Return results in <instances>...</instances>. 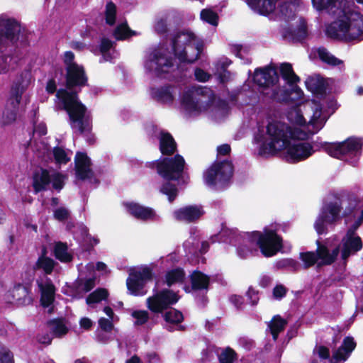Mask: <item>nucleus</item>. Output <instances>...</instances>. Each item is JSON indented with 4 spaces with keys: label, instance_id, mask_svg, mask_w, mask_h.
Returning a JSON list of instances; mask_svg holds the SVG:
<instances>
[{
    "label": "nucleus",
    "instance_id": "obj_1",
    "mask_svg": "<svg viewBox=\"0 0 363 363\" xmlns=\"http://www.w3.org/2000/svg\"><path fill=\"white\" fill-rule=\"evenodd\" d=\"M302 95L303 93L299 96L294 94V101H285L296 104L286 115L294 127L281 121L272 120L265 128H259L255 140L259 145V155H266L281 150L290 137L307 140L323 127L328 118V113L323 111L322 105L315 100L300 102Z\"/></svg>",
    "mask_w": 363,
    "mask_h": 363
},
{
    "label": "nucleus",
    "instance_id": "obj_2",
    "mask_svg": "<svg viewBox=\"0 0 363 363\" xmlns=\"http://www.w3.org/2000/svg\"><path fill=\"white\" fill-rule=\"evenodd\" d=\"M74 55L71 51L64 54L67 69V89H60L56 93L55 107L67 111L69 124L74 133L84 134L91 129V120L86 106L79 100L77 93L70 90L74 86L85 84L86 77L82 67L74 62Z\"/></svg>",
    "mask_w": 363,
    "mask_h": 363
},
{
    "label": "nucleus",
    "instance_id": "obj_3",
    "mask_svg": "<svg viewBox=\"0 0 363 363\" xmlns=\"http://www.w3.org/2000/svg\"><path fill=\"white\" fill-rule=\"evenodd\" d=\"M313 7L337 18L326 27V34L345 41L363 40V16L358 11H345L340 0H311Z\"/></svg>",
    "mask_w": 363,
    "mask_h": 363
},
{
    "label": "nucleus",
    "instance_id": "obj_4",
    "mask_svg": "<svg viewBox=\"0 0 363 363\" xmlns=\"http://www.w3.org/2000/svg\"><path fill=\"white\" fill-rule=\"evenodd\" d=\"M219 236L223 242H229L237 247L238 255L246 258L252 253V250L259 246L265 257L274 256L282 247V239L274 230L265 228L263 233H238L233 229H223Z\"/></svg>",
    "mask_w": 363,
    "mask_h": 363
},
{
    "label": "nucleus",
    "instance_id": "obj_5",
    "mask_svg": "<svg viewBox=\"0 0 363 363\" xmlns=\"http://www.w3.org/2000/svg\"><path fill=\"white\" fill-rule=\"evenodd\" d=\"M253 80L259 86V91L265 96L278 101H294V94L301 95L302 91L294 87L289 93L283 90L279 85V76L277 69L272 67L257 69L255 71Z\"/></svg>",
    "mask_w": 363,
    "mask_h": 363
},
{
    "label": "nucleus",
    "instance_id": "obj_6",
    "mask_svg": "<svg viewBox=\"0 0 363 363\" xmlns=\"http://www.w3.org/2000/svg\"><path fill=\"white\" fill-rule=\"evenodd\" d=\"M214 101L213 91L207 87H186L180 96L182 109L189 116H196L207 111Z\"/></svg>",
    "mask_w": 363,
    "mask_h": 363
},
{
    "label": "nucleus",
    "instance_id": "obj_7",
    "mask_svg": "<svg viewBox=\"0 0 363 363\" xmlns=\"http://www.w3.org/2000/svg\"><path fill=\"white\" fill-rule=\"evenodd\" d=\"M143 65L147 73L159 77H167L177 67L172 51L164 45L147 50Z\"/></svg>",
    "mask_w": 363,
    "mask_h": 363
},
{
    "label": "nucleus",
    "instance_id": "obj_8",
    "mask_svg": "<svg viewBox=\"0 0 363 363\" xmlns=\"http://www.w3.org/2000/svg\"><path fill=\"white\" fill-rule=\"evenodd\" d=\"M202 47V41L192 32L186 30L174 38L172 50L181 62L192 63L199 58Z\"/></svg>",
    "mask_w": 363,
    "mask_h": 363
},
{
    "label": "nucleus",
    "instance_id": "obj_9",
    "mask_svg": "<svg viewBox=\"0 0 363 363\" xmlns=\"http://www.w3.org/2000/svg\"><path fill=\"white\" fill-rule=\"evenodd\" d=\"M362 145V139L351 138L342 143H327L324 149L330 156L355 166L358 162Z\"/></svg>",
    "mask_w": 363,
    "mask_h": 363
},
{
    "label": "nucleus",
    "instance_id": "obj_10",
    "mask_svg": "<svg viewBox=\"0 0 363 363\" xmlns=\"http://www.w3.org/2000/svg\"><path fill=\"white\" fill-rule=\"evenodd\" d=\"M233 175V165L230 162H216L203 173L206 185L214 189H221L227 186Z\"/></svg>",
    "mask_w": 363,
    "mask_h": 363
},
{
    "label": "nucleus",
    "instance_id": "obj_11",
    "mask_svg": "<svg viewBox=\"0 0 363 363\" xmlns=\"http://www.w3.org/2000/svg\"><path fill=\"white\" fill-rule=\"evenodd\" d=\"M301 139L289 138L286 145L284 158L289 163L294 164L303 161L314 153L313 145L308 142H300Z\"/></svg>",
    "mask_w": 363,
    "mask_h": 363
},
{
    "label": "nucleus",
    "instance_id": "obj_12",
    "mask_svg": "<svg viewBox=\"0 0 363 363\" xmlns=\"http://www.w3.org/2000/svg\"><path fill=\"white\" fill-rule=\"evenodd\" d=\"M341 209L338 201L330 202L323 206L314 223V228L318 235L326 233L328 227L340 218Z\"/></svg>",
    "mask_w": 363,
    "mask_h": 363
},
{
    "label": "nucleus",
    "instance_id": "obj_13",
    "mask_svg": "<svg viewBox=\"0 0 363 363\" xmlns=\"http://www.w3.org/2000/svg\"><path fill=\"white\" fill-rule=\"evenodd\" d=\"M157 173L164 179L178 180L182 176L185 161L179 155L162 158L155 163Z\"/></svg>",
    "mask_w": 363,
    "mask_h": 363
},
{
    "label": "nucleus",
    "instance_id": "obj_14",
    "mask_svg": "<svg viewBox=\"0 0 363 363\" xmlns=\"http://www.w3.org/2000/svg\"><path fill=\"white\" fill-rule=\"evenodd\" d=\"M152 277V269L149 267L131 269L129 277L126 280L130 294L134 296L145 295L147 293L145 285L147 281L151 280Z\"/></svg>",
    "mask_w": 363,
    "mask_h": 363
},
{
    "label": "nucleus",
    "instance_id": "obj_15",
    "mask_svg": "<svg viewBox=\"0 0 363 363\" xmlns=\"http://www.w3.org/2000/svg\"><path fill=\"white\" fill-rule=\"evenodd\" d=\"M66 177L58 172H50L45 169H40L33 175V186L35 193L47 189L50 183L52 184L54 189L61 190L65 184Z\"/></svg>",
    "mask_w": 363,
    "mask_h": 363
},
{
    "label": "nucleus",
    "instance_id": "obj_16",
    "mask_svg": "<svg viewBox=\"0 0 363 363\" xmlns=\"http://www.w3.org/2000/svg\"><path fill=\"white\" fill-rule=\"evenodd\" d=\"M179 299L177 293L169 289L154 290V294L146 300L147 308L153 313H162L169 306L176 303Z\"/></svg>",
    "mask_w": 363,
    "mask_h": 363
},
{
    "label": "nucleus",
    "instance_id": "obj_17",
    "mask_svg": "<svg viewBox=\"0 0 363 363\" xmlns=\"http://www.w3.org/2000/svg\"><path fill=\"white\" fill-rule=\"evenodd\" d=\"M21 32V25L14 18L6 14L0 15V46L13 44Z\"/></svg>",
    "mask_w": 363,
    "mask_h": 363
},
{
    "label": "nucleus",
    "instance_id": "obj_18",
    "mask_svg": "<svg viewBox=\"0 0 363 363\" xmlns=\"http://www.w3.org/2000/svg\"><path fill=\"white\" fill-rule=\"evenodd\" d=\"M316 252L318 255L319 264L330 265L333 264L340 255V246L335 244L330 238L324 243L317 240Z\"/></svg>",
    "mask_w": 363,
    "mask_h": 363
},
{
    "label": "nucleus",
    "instance_id": "obj_19",
    "mask_svg": "<svg viewBox=\"0 0 363 363\" xmlns=\"http://www.w3.org/2000/svg\"><path fill=\"white\" fill-rule=\"evenodd\" d=\"M204 213L202 206L190 205L180 208L173 212L174 218L182 222L191 223L199 220Z\"/></svg>",
    "mask_w": 363,
    "mask_h": 363
},
{
    "label": "nucleus",
    "instance_id": "obj_20",
    "mask_svg": "<svg viewBox=\"0 0 363 363\" xmlns=\"http://www.w3.org/2000/svg\"><path fill=\"white\" fill-rule=\"evenodd\" d=\"M5 298L7 302L18 306L29 305L33 301L28 289L22 285H18L8 291Z\"/></svg>",
    "mask_w": 363,
    "mask_h": 363
},
{
    "label": "nucleus",
    "instance_id": "obj_21",
    "mask_svg": "<svg viewBox=\"0 0 363 363\" xmlns=\"http://www.w3.org/2000/svg\"><path fill=\"white\" fill-rule=\"evenodd\" d=\"M76 177L78 179H89L93 176L89 157L83 152H77L74 159Z\"/></svg>",
    "mask_w": 363,
    "mask_h": 363
},
{
    "label": "nucleus",
    "instance_id": "obj_22",
    "mask_svg": "<svg viewBox=\"0 0 363 363\" xmlns=\"http://www.w3.org/2000/svg\"><path fill=\"white\" fill-rule=\"evenodd\" d=\"M125 206L128 212L138 219L143 220L158 219L155 212L150 208L144 207L135 203H126Z\"/></svg>",
    "mask_w": 363,
    "mask_h": 363
},
{
    "label": "nucleus",
    "instance_id": "obj_23",
    "mask_svg": "<svg viewBox=\"0 0 363 363\" xmlns=\"http://www.w3.org/2000/svg\"><path fill=\"white\" fill-rule=\"evenodd\" d=\"M356 344L354 339L351 337H347L344 339L342 345L333 352L331 362H345L350 355L351 352L355 348Z\"/></svg>",
    "mask_w": 363,
    "mask_h": 363
},
{
    "label": "nucleus",
    "instance_id": "obj_24",
    "mask_svg": "<svg viewBox=\"0 0 363 363\" xmlns=\"http://www.w3.org/2000/svg\"><path fill=\"white\" fill-rule=\"evenodd\" d=\"M41 292L40 301L44 307L50 306L55 298V288L49 279L37 281Z\"/></svg>",
    "mask_w": 363,
    "mask_h": 363
},
{
    "label": "nucleus",
    "instance_id": "obj_25",
    "mask_svg": "<svg viewBox=\"0 0 363 363\" xmlns=\"http://www.w3.org/2000/svg\"><path fill=\"white\" fill-rule=\"evenodd\" d=\"M278 0H246L247 5L255 12L268 15L276 8Z\"/></svg>",
    "mask_w": 363,
    "mask_h": 363
},
{
    "label": "nucleus",
    "instance_id": "obj_26",
    "mask_svg": "<svg viewBox=\"0 0 363 363\" xmlns=\"http://www.w3.org/2000/svg\"><path fill=\"white\" fill-rule=\"evenodd\" d=\"M176 89L172 86H164L161 88H153L151 90L152 96L157 101L170 104L173 101Z\"/></svg>",
    "mask_w": 363,
    "mask_h": 363
},
{
    "label": "nucleus",
    "instance_id": "obj_27",
    "mask_svg": "<svg viewBox=\"0 0 363 363\" xmlns=\"http://www.w3.org/2000/svg\"><path fill=\"white\" fill-rule=\"evenodd\" d=\"M159 140L160 150L163 155H172L175 152L176 143L169 133L160 131Z\"/></svg>",
    "mask_w": 363,
    "mask_h": 363
},
{
    "label": "nucleus",
    "instance_id": "obj_28",
    "mask_svg": "<svg viewBox=\"0 0 363 363\" xmlns=\"http://www.w3.org/2000/svg\"><path fill=\"white\" fill-rule=\"evenodd\" d=\"M317 55L323 62L330 66H338L340 69L344 67L342 60L337 58L324 48H319L317 50Z\"/></svg>",
    "mask_w": 363,
    "mask_h": 363
},
{
    "label": "nucleus",
    "instance_id": "obj_29",
    "mask_svg": "<svg viewBox=\"0 0 363 363\" xmlns=\"http://www.w3.org/2000/svg\"><path fill=\"white\" fill-rule=\"evenodd\" d=\"M184 279L185 273L181 268L169 270L165 274V283L168 286L182 284Z\"/></svg>",
    "mask_w": 363,
    "mask_h": 363
},
{
    "label": "nucleus",
    "instance_id": "obj_30",
    "mask_svg": "<svg viewBox=\"0 0 363 363\" xmlns=\"http://www.w3.org/2000/svg\"><path fill=\"white\" fill-rule=\"evenodd\" d=\"M209 277L203 273L195 271L191 275V281L194 289H207L209 284Z\"/></svg>",
    "mask_w": 363,
    "mask_h": 363
},
{
    "label": "nucleus",
    "instance_id": "obj_31",
    "mask_svg": "<svg viewBox=\"0 0 363 363\" xmlns=\"http://www.w3.org/2000/svg\"><path fill=\"white\" fill-rule=\"evenodd\" d=\"M306 88L312 93H320L325 89L323 79L319 75L309 76L305 82Z\"/></svg>",
    "mask_w": 363,
    "mask_h": 363
},
{
    "label": "nucleus",
    "instance_id": "obj_32",
    "mask_svg": "<svg viewBox=\"0 0 363 363\" xmlns=\"http://www.w3.org/2000/svg\"><path fill=\"white\" fill-rule=\"evenodd\" d=\"M163 318L167 323L165 328L169 331L173 330L172 325H177L180 323L184 319V316L182 312L176 309H171L170 311L166 312L163 315Z\"/></svg>",
    "mask_w": 363,
    "mask_h": 363
},
{
    "label": "nucleus",
    "instance_id": "obj_33",
    "mask_svg": "<svg viewBox=\"0 0 363 363\" xmlns=\"http://www.w3.org/2000/svg\"><path fill=\"white\" fill-rule=\"evenodd\" d=\"M286 323V320L279 315H275L268 323V328L274 340L277 339L279 333L284 330Z\"/></svg>",
    "mask_w": 363,
    "mask_h": 363
},
{
    "label": "nucleus",
    "instance_id": "obj_34",
    "mask_svg": "<svg viewBox=\"0 0 363 363\" xmlns=\"http://www.w3.org/2000/svg\"><path fill=\"white\" fill-rule=\"evenodd\" d=\"M279 71L282 78L289 84H293L299 80L298 77L294 73L292 65L290 63H282L279 66Z\"/></svg>",
    "mask_w": 363,
    "mask_h": 363
},
{
    "label": "nucleus",
    "instance_id": "obj_35",
    "mask_svg": "<svg viewBox=\"0 0 363 363\" xmlns=\"http://www.w3.org/2000/svg\"><path fill=\"white\" fill-rule=\"evenodd\" d=\"M230 63L231 61L230 60L223 57L216 64V73L218 75L220 82L223 83L228 81L230 77V73L226 69Z\"/></svg>",
    "mask_w": 363,
    "mask_h": 363
},
{
    "label": "nucleus",
    "instance_id": "obj_36",
    "mask_svg": "<svg viewBox=\"0 0 363 363\" xmlns=\"http://www.w3.org/2000/svg\"><path fill=\"white\" fill-rule=\"evenodd\" d=\"M72 155V151L62 147H56L53 149V156L55 162L58 164H67L70 160Z\"/></svg>",
    "mask_w": 363,
    "mask_h": 363
},
{
    "label": "nucleus",
    "instance_id": "obj_37",
    "mask_svg": "<svg viewBox=\"0 0 363 363\" xmlns=\"http://www.w3.org/2000/svg\"><path fill=\"white\" fill-rule=\"evenodd\" d=\"M55 255L57 259L63 262H68L72 259V254L68 252L67 245L60 242L55 245Z\"/></svg>",
    "mask_w": 363,
    "mask_h": 363
},
{
    "label": "nucleus",
    "instance_id": "obj_38",
    "mask_svg": "<svg viewBox=\"0 0 363 363\" xmlns=\"http://www.w3.org/2000/svg\"><path fill=\"white\" fill-rule=\"evenodd\" d=\"M113 46V43L107 39L103 38L100 45V51L102 55V60H100V62L102 61H111L112 59L116 57V53L113 52V55L110 53V50Z\"/></svg>",
    "mask_w": 363,
    "mask_h": 363
},
{
    "label": "nucleus",
    "instance_id": "obj_39",
    "mask_svg": "<svg viewBox=\"0 0 363 363\" xmlns=\"http://www.w3.org/2000/svg\"><path fill=\"white\" fill-rule=\"evenodd\" d=\"M108 296V291L104 289H98L93 293L89 295L86 298V302L89 306H93L94 304L99 303L104 300Z\"/></svg>",
    "mask_w": 363,
    "mask_h": 363
},
{
    "label": "nucleus",
    "instance_id": "obj_40",
    "mask_svg": "<svg viewBox=\"0 0 363 363\" xmlns=\"http://www.w3.org/2000/svg\"><path fill=\"white\" fill-rule=\"evenodd\" d=\"M238 359V354L234 350L227 347L221 350L218 355L220 363H234Z\"/></svg>",
    "mask_w": 363,
    "mask_h": 363
},
{
    "label": "nucleus",
    "instance_id": "obj_41",
    "mask_svg": "<svg viewBox=\"0 0 363 363\" xmlns=\"http://www.w3.org/2000/svg\"><path fill=\"white\" fill-rule=\"evenodd\" d=\"M300 259L303 263V267L306 269L315 264L319 258L317 252H306L300 254Z\"/></svg>",
    "mask_w": 363,
    "mask_h": 363
},
{
    "label": "nucleus",
    "instance_id": "obj_42",
    "mask_svg": "<svg viewBox=\"0 0 363 363\" xmlns=\"http://www.w3.org/2000/svg\"><path fill=\"white\" fill-rule=\"evenodd\" d=\"M55 265L53 259L42 256L39 257L36 262V267L38 269H42L45 274H49L52 272Z\"/></svg>",
    "mask_w": 363,
    "mask_h": 363
},
{
    "label": "nucleus",
    "instance_id": "obj_43",
    "mask_svg": "<svg viewBox=\"0 0 363 363\" xmlns=\"http://www.w3.org/2000/svg\"><path fill=\"white\" fill-rule=\"evenodd\" d=\"M201 18L202 21L207 22L213 26H216L218 25V16L216 12L210 9H203L201 11Z\"/></svg>",
    "mask_w": 363,
    "mask_h": 363
},
{
    "label": "nucleus",
    "instance_id": "obj_44",
    "mask_svg": "<svg viewBox=\"0 0 363 363\" xmlns=\"http://www.w3.org/2000/svg\"><path fill=\"white\" fill-rule=\"evenodd\" d=\"M168 16L167 15L157 17L154 23V30L160 35L165 34L168 30Z\"/></svg>",
    "mask_w": 363,
    "mask_h": 363
},
{
    "label": "nucleus",
    "instance_id": "obj_45",
    "mask_svg": "<svg viewBox=\"0 0 363 363\" xmlns=\"http://www.w3.org/2000/svg\"><path fill=\"white\" fill-rule=\"evenodd\" d=\"M160 192L168 197V200L172 202L178 194L177 188L169 182H166L160 188Z\"/></svg>",
    "mask_w": 363,
    "mask_h": 363
},
{
    "label": "nucleus",
    "instance_id": "obj_46",
    "mask_svg": "<svg viewBox=\"0 0 363 363\" xmlns=\"http://www.w3.org/2000/svg\"><path fill=\"white\" fill-rule=\"evenodd\" d=\"M133 34H135V33L129 29L126 23L118 25L113 33L117 40H123Z\"/></svg>",
    "mask_w": 363,
    "mask_h": 363
},
{
    "label": "nucleus",
    "instance_id": "obj_47",
    "mask_svg": "<svg viewBox=\"0 0 363 363\" xmlns=\"http://www.w3.org/2000/svg\"><path fill=\"white\" fill-rule=\"evenodd\" d=\"M50 325V330L56 337H62L65 335L68 331L67 328L62 321L54 320L51 322Z\"/></svg>",
    "mask_w": 363,
    "mask_h": 363
},
{
    "label": "nucleus",
    "instance_id": "obj_48",
    "mask_svg": "<svg viewBox=\"0 0 363 363\" xmlns=\"http://www.w3.org/2000/svg\"><path fill=\"white\" fill-rule=\"evenodd\" d=\"M277 267L279 269H289L293 271H298L300 269L298 262L293 259H284L277 262Z\"/></svg>",
    "mask_w": 363,
    "mask_h": 363
},
{
    "label": "nucleus",
    "instance_id": "obj_49",
    "mask_svg": "<svg viewBox=\"0 0 363 363\" xmlns=\"http://www.w3.org/2000/svg\"><path fill=\"white\" fill-rule=\"evenodd\" d=\"M116 7L112 2L106 4V21L108 25H113L116 20Z\"/></svg>",
    "mask_w": 363,
    "mask_h": 363
},
{
    "label": "nucleus",
    "instance_id": "obj_50",
    "mask_svg": "<svg viewBox=\"0 0 363 363\" xmlns=\"http://www.w3.org/2000/svg\"><path fill=\"white\" fill-rule=\"evenodd\" d=\"M131 315L135 319V325H138L145 323L149 318V314L146 311H134Z\"/></svg>",
    "mask_w": 363,
    "mask_h": 363
},
{
    "label": "nucleus",
    "instance_id": "obj_51",
    "mask_svg": "<svg viewBox=\"0 0 363 363\" xmlns=\"http://www.w3.org/2000/svg\"><path fill=\"white\" fill-rule=\"evenodd\" d=\"M16 111L11 110V108L6 107L3 112L1 123L3 125L11 124L16 120Z\"/></svg>",
    "mask_w": 363,
    "mask_h": 363
},
{
    "label": "nucleus",
    "instance_id": "obj_52",
    "mask_svg": "<svg viewBox=\"0 0 363 363\" xmlns=\"http://www.w3.org/2000/svg\"><path fill=\"white\" fill-rule=\"evenodd\" d=\"M117 321L118 320H112L106 318H99L98 323L101 330L104 332H111L113 329V323Z\"/></svg>",
    "mask_w": 363,
    "mask_h": 363
},
{
    "label": "nucleus",
    "instance_id": "obj_53",
    "mask_svg": "<svg viewBox=\"0 0 363 363\" xmlns=\"http://www.w3.org/2000/svg\"><path fill=\"white\" fill-rule=\"evenodd\" d=\"M12 57L8 55H0V74L6 72L11 67Z\"/></svg>",
    "mask_w": 363,
    "mask_h": 363
},
{
    "label": "nucleus",
    "instance_id": "obj_54",
    "mask_svg": "<svg viewBox=\"0 0 363 363\" xmlns=\"http://www.w3.org/2000/svg\"><path fill=\"white\" fill-rule=\"evenodd\" d=\"M230 51L241 59L244 58L245 55L248 52L246 47L237 44L230 45Z\"/></svg>",
    "mask_w": 363,
    "mask_h": 363
},
{
    "label": "nucleus",
    "instance_id": "obj_55",
    "mask_svg": "<svg viewBox=\"0 0 363 363\" xmlns=\"http://www.w3.org/2000/svg\"><path fill=\"white\" fill-rule=\"evenodd\" d=\"M53 215L56 220L63 221L68 218L69 212L66 208L60 207L55 210Z\"/></svg>",
    "mask_w": 363,
    "mask_h": 363
},
{
    "label": "nucleus",
    "instance_id": "obj_56",
    "mask_svg": "<svg viewBox=\"0 0 363 363\" xmlns=\"http://www.w3.org/2000/svg\"><path fill=\"white\" fill-rule=\"evenodd\" d=\"M313 355L318 356L322 359H326L330 357L329 350L324 346H315L313 350Z\"/></svg>",
    "mask_w": 363,
    "mask_h": 363
},
{
    "label": "nucleus",
    "instance_id": "obj_57",
    "mask_svg": "<svg viewBox=\"0 0 363 363\" xmlns=\"http://www.w3.org/2000/svg\"><path fill=\"white\" fill-rule=\"evenodd\" d=\"M295 33H292V38L294 40H301L306 36L307 30L306 26L304 21H301L300 27L296 31H294Z\"/></svg>",
    "mask_w": 363,
    "mask_h": 363
},
{
    "label": "nucleus",
    "instance_id": "obj_58",
    "mask_svg": "<svg viewBox=\"0 0 363 363\" xmlns=\"http://www.w3.org/2000/svg\"><path fill=\"white\" fill-rule=\"evenodd\" d=\"M0 363H13V355L6 347L0 353Z\"/></svg>",
    "mask_w": 363,
    "mask_h": 363
},
{
    "label": "nucleus",
    "instance_id": "obj_59",
    "mask_svg": "<svg viewBox=\"0 0 363 363\" xmlns=\"http://www.w3.org/2000/svg\"><path fill=\"white\" fill-rule=\"evenodd\" d=\"M110 333L111 332H104L103 330L98 331L96 336V341L102 344L108 343L112 340Z\"/></svg>",
    "mask_w": 363,
    "mask_h": 363
},
{
    "label": "nucleus",
    "instance_id": "obj_60",
    "mask_svg": "<svg viewBox=\"0 0 363 363\" xmlns=\"http://www.w3.org/2000/svg\"><path fill=\"white\" fill-rule=\"evenodd\" d=\"M21 95L18 91L13 94L9 100V104L11 105V110L16 111L18 106L20 104Z\"/></svg>",
    "mask_w": 363,
    "mask_h": 363
},
{
    "label": "nucleus",
    "instance_id": "obj_61",
    "mask_svg": "<svg viewBox=\"0 0 363 363\" xmlns=\"http://www.w3.org/2000/svg\"><path fill=\"white\" fill-rule=\"evenodd\" d=\"M196 79L199 82H206L210 78V74L201 69L197 68L194 72Z\"/></svg>",
    "mask_w": 363,
    "mask_h": 363
},
{
    "label": "nucleus",
    "instance_id": "obj_62",
    "mask_svg": "<svg viewBox=\"0 0 363 363\" xmlns=\"http://www.w3.org/2000/svg\"><path fill=\"white\" fill-rule=\"evenodd\" d=\"M37 340L40 344L48 345L52 342V337L48 333L38 334L37 336Z\"/></svg>",
    "mask_w": 363,
    "mask_h": 363
},
{
    "label": "nucleus",
    "instance_id": "obj_63",
    "mask_svg": "<svg viewBox=\"0 0 363 363\" xmlns=\"http://www.w3.org/2000/svg\"><path fill=\"white\" fill-rule=\"evenodd\" d=\"M247 296L248 297V299L250 301V303L252 305L254 306L257 303V302L259 301V296H258L257 292L256 291L250 288L247 293Z\"/></svg>",
    "mask_w": 363,
    "mask_h": 363
},
{
    "label": "nucleus",
    "instance_id": "obj_64",
    "mask_svg": "<svg viewBox=\"0 0 363 363\" xmlns=\"http://www.w3.org/2000/svg\"><path fill=\"white\" fill-rule=\"evenodd\" d=\"M286 292V288L282 285L277 286L273 291L274 296L277 298H281L285 296Z\"/></svg>",
    "mask_w": 363,
    "mask_h": 363
}]
</instances>
